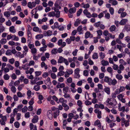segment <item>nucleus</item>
<instances>
[{
	"label": "nucleus",
	"mask_w": 130,
	"mask_h": 130,
	"mask_svg": "<svg viewBox=\"0 0 130 130\" xmlns=\"http://www.w3.org/2000/svg\"><path fill=\"white\" fill-rule=\"evenodd\" d=\"M51 63L53 65H56L57 64L56 61L54 59H52L51 60Z\"/></svg>",
	"instance_id": "13d9d810"
},
{
	"label": "nucleus",
	"mask_w": 130,
	"mask_h": 130,
	"mask_svg": "<svg viewBox=\"0 0 130 130\" xmlns=\"http://www.w3.org/2000/svg\"><path fill=\"white\" fill-rule=\"evenodd\" d=\"M109 10L111 14L113 15L114 14V9L112 7L110 8L109 9Z\"/></svg>",
	"instance_id": "de8ad7c7"
},
{
	"label": "nucleus",
	"mask_w": 130,
	"mask_h": 130,
	"mask_svg": "<svg viewBox=\"0 0 130 130\" xmlns=\"http://www.w3.org/2000/svg\"><path fill=\"white\" fill-rule=\"evenodd\" d=\"M118 109L119 111L124 112L125 111V106H123L121 107L118 108Z\"/></svg>",
	"instance_id": "37998d69"
},
{
	"label": "nucleus",
	"mask_w": 130,
	"mask_h": 130,
	"mask_svg": "<svg viewBox=\"0 0 130 130\" xmlns=\"http://www.w3.org/2000/svg\"><path fill=\"white\" fill-rule=\"evenodd\" d=\"M105 104L109 108H114L117 104V102L115 99H112L108 98L105 102Z\"/></svg>",
	"instance_id": "f257e3e1"
},
{
	"label": "nucleus",
	"mask_w": 130,
	"mask_h": 130,
	"mask_svg": "<svg viewBox=\"0 0 130 130\" xmlns=\"http://www.w3.org/2000/svg\"><path fill=\"white\" fill-rule=\"evenodd\" d=\"M92 56L93 59H97L98 58V54L97 53H94Z\"/></svg>",
	"instance_id": "c9c22d12"
},
{
	"label": "nucleus",
	"mask_w": 130,
	"mask_h": 130,
	"mask_svg": "<svg viewBox=\"0 0 130 130\" xmlns=\"http://www.w3.org/2000/svg\"><path fill=\"white\" fill-rule=\"evenodd\" d=\"M81 21L79 19L76 20V22H75L74 25L75 26L77 27L80 24Z\"/></svg>",
	"instance_id": "412c9836"
},
{
	"label": "nucleus",
	"mask_w": 130,
	"mask_h": 130,
	"mask_svg": "<svg viewBox=\"0 0 130 130\" xmlns=\"http://www.w3.org/2000/svg\"><path fill=\"white\" fill-rule=\"evenodd\" d=\"M64 94L63 95L64 98H69L70 99L71 98L70 95L67 93H64Z\"/></svg>",
	"instance_id": "79ce46f5"
},
{
	"label": "nucleus",
	"mask_w": 130,
	"mask_h": 130,
	"mask_svg": "<svg viewBox=\"0 0 130 130\" xmlns=\"http://www.w3.org/2000/svg\"><path fill=\"white\" fill-rule=\"evenodd\" d=\"M7 117L6 116H3L0 120V123L2 125H5V122L7 121Z\"/></svg>",
	"instance_id": "7ed1b4c3"
},
{
	"label": "nucleus",
	"mask_w": 130,
	"mask_h": 130,
	"mask_svg": "<svg viewBox=\"0 0 130 130\" xmlns=\"http://www.w3.org/2000/svg\"><path fill=\"white\" fill-rule=\"evenodd\" d=\"M117 97L120 100L123 98L124 97V94L123 93L119 94L118 95Z\"/></svg>",
	"instance_id": "4c0bfd02"
},
{
	"label": "nucleus",
	"mask_w": 130,
	"mask_h": 130,
	"mask_svg": "<svg viewBox=\"0 0 130 130\" xmlns=\"http://www.w3.org/2000/svg\"><path fill=\"white\" fill-rule=\"evenodd\" d=\"M9 78V76L7 74H5L4 76V78L5 80H8Z\"/></svg>",
	"instance_id": "49530a36"
},
{
	"label": "nucleus",
	"mask_w": 130,
	"mask_h": 130,
	"mask_svg": "<svg viewBox=\"0 0 130 130\" xmlns=\"http://www.w3.org/2000/svg\"><path fill=\"white\" fill-rule=\"evenodd\" d=\"M106 11H104L103 12L105 13V18L108 19H109L110 18V15L108 13H106Z\"/></svg>",
	"instance_id": "473e14b6"
},
{
	"label": "nucleus",
	"mask_w": 130,
	"mask_h": 130,
	"mask_svg": "<svg viewBox=\"0 0 130 130\" xmlns=\"http://www.w3.org/2000/svg\"><path fill=\"white\" fill-rule=\"evenodd\" d=\"M27 110V108L26 106H25L22 109V112H26Z\"/></svg>",
	"instance_id": "0e129e2a"
},
{
	"label": "nucleus",
	"mask_w": 130,
	"mask_h": 130,
	"mask_svg": "<svg viewBox=\"0 0 130 130\" xmlns=\"http://www.w3.org/2000/svg\"><path fill=\"white\" fill-rule=\"evenodd\" d=\"M10 31L13 33H14L16 32L15 29H14V27L13 26H12L9 27Z\"/></svg>",
	"instance_id": "f3484780"
},
{
	"label": "nucleus",
	"mask_w": 130,
	"mask_h": 130,
	"mask_svg": "<svg viewBox=\"0 0 130 130\" xmlns=\"http://www.w3.org/2000/svg\"><path fill=\"white\" fill-rule=\"evenodd\" d=\"M101 25L100 21L98 22L95 23L94 24V26L96 27L97 28L100 27Z\"/></svg>",
	"instance_id": "e433bc0d"
},
{
	"label": "nucleus",
	"mask_w": 130,
	"mask_h": 130,
	"mask_svg": "<svg viewBox=\"0 0 130 130\" xmlns=\"http://www.w3.org/2000/svg\"><path fill=\"white\" fill-rule=\"evenodd\" d=\"M15 49H13L12 50H7L6 52V54L8 56H10L12 55V54H14L15 52Z\"/></svg>",
	"instance_id": "20e7f679"
},
{
	"label": "nucleus",
	"mask_w": 130,
	"mask_h": 130,
	"mask_svg": "<svg viewBox=\"0 0 130 130\" xmlns=\"http://www.w3.org/2000/svg\"><path fill=\"white\" fill-rule=\"evenodd\" d=\"M98 99L96 98H93L92 99V103L94 104H95L98 102Z\"/></svg>",
	"instance_id": "052dcab7"
},
{
	"label": "nucleus",
	"mask_w": 130,
	"mask_h": 130,
	"mask_svg": "<svg viewBox=\"0 0 130 130\" xmlns=\"http://www.w3.org/2000/svg\"><path fill=\"white\" fill-rule=\"evenodd\" d=\"M117 83V81L115 79H111L110 83H109V85H112L115 86L116 85Z\"/></svg>",
	"instance_id": "423d86ee"
},
{
	"label": "nucleus",
	"mask_w": 130,
	"mask_h": 130,
	"mask_svg": "<svg viewBox=\"0 0 130 130\" xmlns=\"http://www.w3.org/2000/svg\"><path fill=\"white\" fill-rule=\"evenodd\" d=\"M17 94V96L19 97H22L25 94H22L21 93L20 91L18 92Z\"/></svg>",
	"instance_id": "09e8293b"
},
{
	"label": "nucleus",
	"mask_w": 130,
	"mask_h": 130,
	"mask_svg": "<svg viewBox=\"0 0 130 130\" xmlns=\"http://www.w3.org/2000/svg\"><path fill=\"white\" fill-rule=\"evenodd\" d=\"M3 14H0V22L2 23H3L5 21V19L3 18Z\"/></svg>",
	"instance_id": "bb28decb"
},
{
	"label": "nucleus",
	"mask_w": 130,
	"mask_h": 130,
	"mask_svg": "<svg viewBox=\"0 0 130 130\" xmlns=\"http://www.w3.org/2000/svg\"><path fill=\"white\" fill-rule=\"evenodd\" d=\"M43 37V35L42 34H39L37 35L36 37L37 39L39 40L42 38Z\"/></svg>",
	"instance_id": "b1692460"
},
{
	"label": "nucleus",
	"mask_w": 130,
	"mask_h": 130,
	"mask_svg": "<svg viewBox=\"0 0 130 130\" xmlns=\"http://www.w3.org/2000/svg\"><path fill=\"white\" fill-rule=\"evenodd\" d=\"M12 40L15 41H18L19 40V38L17 36L15 35H12Z\"/></svg>",
	"instance_id": "4be33fe9"
},
{
	"label": "nucleus",
	"mask_w": 130,
	"mask_h": 130,
	"mask_svg": "<svg viewBox=\"0 0 130 130\" xmlns=\"http://www.w3.org/2000/svg\"><path fill=\"white\" fill-rule=\"evenodd\" d=\"M101 63L102 65L104 66H107L109 64L108 61L104 60H102L101 61Z\"/></svg>",
	"instance_id": "f8f14e48"
},
{
	"label": "nucleus",
	"mask_w": 130,
	"mask_h": 130,
	"mask_svg": "<svg viewBox=\"0 0 130 130\" xmlns=\"http://www.w3.org/2000/svg\"><path fill=\"white\" fill-rule=\"evenodd\" d=\"M47 115L49 119L50 120L52 119L53 115L52 111L51 110H48L47 112Z\"/></svg>",
	"instance_id": "39448f33"
},
{
	"label": "nucleus",
	"mask_w": 130,
	"mask_h": 130,
	"mask_svg": "<svg viewBox=\"0 0 130 130\" xmlns=\"http://www.w3.org/2000/svg\"><path fill=\"white\" fill-rule=\"evenodd\" d=\"M82 9H79V10L77 12V16H79L82 13Z\"/></svg>",
	"instance_id": "864d4df0"
},
{
	"label": "nucleus",
	"mask_w": 130,
	"mask_h": 130,
	"mask_svg": "<svg viewBox=\"0 0 130 130\" xmlns=\"http://www.w3.org/2000/svg\"><path fill=\"white\" fill-rule=\"evenodd\" d=\"M34 99L32 98L30 100L29 102V104L30 106L32 105L34 103Z\"/></svg>",
	"instance_id": "4d7b16f0"
},
{
	"label": "nucleus",
	"mask_w": 130,
	"mask_h": 130,
	"mask_svg": "<svg viewBox=\"0 0 130 130\" xmlns=\"http://www.w3.org/2000/svg\"><path fill=\"white\" fill-rule=\"evenodd\" d=\"M24 85L23 84H21L18 86V89L19 91H21L22 89L24 87Z\"/></svg>",
	"instance_id": "a18cd8bd"
},
{
	"label": "nucleus",
	"mask_w": 130,
	"mask_h": 130,
	"mask_svg": "<svg viewBox=\"0 0 130 130\" xmlns=\"http://www.w3.org/2000/svg\"><path fill=\"white\" fill-rule=\"evenodd\" d=\"M82 29V27L81 25L79 26L77 28V31H78L79 32V34H81L82 33L81 32Z\"/></svg>",
	"instance_id": "6ab92c4d"
},
{
	"label": "nucleus",
	"mask_w": 130,
	"mask_h": 130,
	"mask_svg": "<svg viewBox=\"0 0 130 130\" xmlns=\"http://www.w3.org/2000/svg\"><path fill=\"white\" fill-rule=\"evenodd\" d=\"M116 77L118 80H121L123 78L122 76L121 75L119 74H117L116 75Z\"/></svg>",
	"instance_id": "393cba45"
},
{
	"label": "nucleus",
	"mask_w": 130,
	"mask_h": 130,
	"mask_svg": "<svg viewBox=\"0 0 130 130\" xmlns=\"http://www.w3.org/2000/svg\"><path fill=\"white\" fill-rule=\"evenodd\" d=\"M119 62L121 64H122L123 65H125L127 64L126 62H125L123 59H120L119 60Z\"/></svg>",
	"instance_id": "7c9ffc66"
},
{
	"label": "nucleus",
	"mask_w": 130,
	"mask_h": 130,
	"mask_svg": "<svg viewBox=\"0 0 130 130\" xmlns=\"http://www.w3.org/2000/svg\"><path fill=\"white\" fill-rule=\"evenodd\" d=\"M128 21L126 19H123L120 22V24L122 25H125Z\"/></svg>",
	"instance_id": "6e6552de"
},
{
	"label": "nucleus",
	"mask_w": 130,
	"mask_h": 130,
	"mask_svg": "<svg viewBox=\"0 0 130 130\" xmlns=\"http://www.w3.org/2000/svg\"><path fill=\"white\" fill-rule=\"evenodd\" d=\"M48 15L50 17L55 16V12L54 11L48 13Z\"/></svg>",
	"instance_id": "f704fd0d"
},
{
	"label": "nucleus",
	"mask_w": 130,
	"mask_h": 130,
	"mask_svg": "<svg viewBox=\"0 0 130 130\" xmlns=\"http://www.w3.org/2000/svg\"><path fill=\"white\" fill-rule=\"evenodd\" d=\"M105 54L102 52H101L99 53L100 57V58L102 59H103L105 57Z\"/></svg>",
	"instance_id": "c03bdc74"
},
{
	"label": "nucleus",
	"mask_w": 130,
	"mask_h": 130,
	"mask_svg": "<svg viewBox=\"0 0 130 130\" xmlns=\"http://www.w3.org/2000/svg\"><path fill=\"white\" fill-rule=\"evenodd\" d=\"M116 28V27L115 25L111 26L110 27L109 29L111 31H114Z\"/></svg>",
	"instance_id": "ea45409f"
},
{
	"label": "nucleus",
	"mask_w": 130,
	"mask_h": 130,
	"mask_svg": "<svg viewBox=\"0 0 130 130\" xmlns=\"http://www.w3.org/2000/svg\"><path fill=\"white\" fill-rule=\"evenodd\" d=\"M4 15L5 17L8 18L10 16V13L9 11H5L4 13Z\"/></svg>",
	"instance_id": "c85d7f7f"
},
{
	"label": "nucleus",
	"mask_w": 130,
	"mask_h": 130,
	"mask_svg": "<svg viewBox=\"0 0 130 130\" xmlns=\"http://www.w3.org/2000/svg\"><path fill=\"white\" fill-rule=\"evenodd\" d=\"M22 67L24 70L28 69L29 68L28 64L27 63L25 65H23Z\"/></svg>",
	"instance_id": "cd10ccee"
},
{
	"label": "nucleus",
	"mask_w": 130,
	"mask_h": 130,
	"mask_svg": "<svg viewBox=\"0 0 130 130\" xmlns=\"http://www.w3.org/2000/svg\"><path fill=\"white\" fill-rule=\"evenodd\" d=\"M104 74L103 73H100L99 75V78L101 79H103L104 76Z\"/></svg>",
	"instance_id": "e2e57ef3"
},
{
	"label": "nucleus",
	"mask_w": 130,
	"mask_h": 130,
	"mask_svg": "<svg viewBox=\"0 0 130 130\" xmlns=\"http://www.w3.org/2000/svg\"><path fill=\"white\" fill-rule=\"evenodd\" d=\"M46 33L47 36H50L52 34V31L50 30H49L46 31Z\"/></svg>",
	"instance_id": "6e6d98bb"
},
{
	"label": "nucleus",
	"mask_w": 130,
	"mask_h": 130,
	"mask_svg": "<svg viewBox=\"0 0 130 130\" xmlns=\"http://www.w3.org/2000/svg\"><path fill=\"white\" fill-rule=\"evenodd\" d=\"M51 76L53 79H55L56 78V76L54 73H52L51 74Z\"/></svg>",
	"instance_id": "69168bd1"
},
{
	"label": "nucleus",
	"mask_w": 130,
	"mask_h": 130,
	"mask_svg": "<svg viewBox=\"0 0 130 130\" xmlns=\"http://www.w3.org/2000/svg\"><path fill=\"white\" fill-rule=\"evenodd\" d=\"M96 32L98 36H101L102 34V31L100 29L97 30Z\"/></svg>",
	"instance_id": "5fc2aeb1"
},
{
	"label": "nucleus",
	"mask_w": 130,
	"mask_h": 130,
	"mask_svg": "<svg viewBox=\"0 0 130 130\" xmlns=\"http://www.w3.org/2000/svg\"><path fill=\"white\" fill-rule=\"evenodd\" d=\"M60 111L59 109L56 110V111H54L53 112L54 118L56 119L57 118V117L59 115Z\"/></svg>",
	"instance_id": "0eeeda50"
},
{
	"label": "nucleus",
	"mask_w": 130,
	"mask_h": 130,
	"mask_svg": "<svg viewBox=\"0 0 130 130\" xmlns=\"http://www.w3.org/2000/svg\"><path fill=\"white\" fill-rule=\"evenodd\" d=\"M14 59L13 58H12L9 60V62L11 64H13L14 62Z\"/></svg>",
	"instance_id": "774afa93"
},
{
	"label": "nucleus",
	"mask_w": 130,
	"mask_h": 130,
	"mask_svg": "<svg viewBox=\"0 0 130 130\" xmlns=\"http://www.w3.org/2000/svg\"><path fill=\"white\" fill-rule=\"evenodd\" d=\"M65 85L64 83L60 84H59L57 85L56 86V87L57 88H62L65 87Z\"/></svg>",
	"instance_id": "aec40b11"
},
{
	"label": "nucleus",
	"mask_w": 130,
	"mask_h": 130,
	"mask_svg": "<svg viewBox=\"0 0 130 130\" xmlns=\"http://www.w3.org/2000/svg\"><path fill=\"white\" fill-rule=\"evenodd\" d=\"M127 15L126 12H123L121 14V17L123 18L125 17Z\"/></svg>",
	"instance_id": "8fccbe9b"
},
{
	"label": "nucleus",
	"mask_w": 130,
	"mask_h": 130,
	"mask_svg": "<svg viewBox=\"0 0 130 130\" xmlns=\"http://www.w3.org/2000/svg\"><path fill=\"white\" fill-rule=\"evenodd\" d=\"M65 73V72L63 71H59V72L58 73L57 76V77H58L63 76L64 74Z\"/></svg>",
	"instance_id": "5701e85b"
},
{
	"label": "nucleus",
	"mask_w": 130,
	"mask_h": 130,
	"mask_svg": "<svg viewBox=\"0 0 130 130\" xmlns=\"http://www.w3.org/2000/svg\"><path fill=\"white\" fill-rule=\"evenodd\" d=\"M111 79V78H109L108 76H105L104 78V80L105 82L107 83L109 85Z\"/></svg>",
	"instance_id": "9d476101"
},
{
	"label": "nucleus",
	"mask_w": 130,
	"mask_h": 130,
	"mask_svg": "<svg viewBox=\"0 0 130 130\" xmlns=\"http://www.w3.org/2000/svg\"><path fill=\"white\" fill-rule=\"evenodd\" d=\"M76 9L75 7H73L70 8L69 10V12L70 13H74L76 11Z\"/></svg>",
	"instance_id": "a211bd4d"
},
{
	"label": "nucleus",
	"mask_w": 130,
	"mask_h": 130,
	"mask_svg": "<svg viewBox=\"0 0 130 130\" xmlns=\"http://www.w3.org/2000/svg\"><path fill=\"white\" fill-rule=\"evenodd\" d=\"M7 40L6 39L3 38L0 41V43L2 44H4L7 42Z\"/></svg>",
	"instance_id": "72a5a7b5"
},
{
	"label": "nucleus",
	"mask_w": 130,
	"mask_h": 130,
	"mask_svg": "<svg viewBox=\"0 0 130 130\" xmlns=\"http://www.w3.org/2000/svg\"><path fill=\"white\" fill-rule=\"evenodd\" d=\"M40 89V87L37 85L35 86L34 88V89L36 91H38Z\"/></svg>",
	"instance_id": "3c124183"
},
{
	"label": "nucleus",
	"mask_w": 130,
	"mask_h": 130,
	"mask_svg": "<svg viewBox=\"0 0 130 130\" xmlns=\"http://www.w3.org/2000/svg\"><path fill=\"white\" fill-rule=\"evenodd\" d=\"M57 48H54L51 51V53L52 54H56L57 53Z\"/></svg>",
	"instance_id": "c756f323"
},
{
	"label": "nucleus",
	"mask_w": 130,
	"mask_h": 130,
	"mask_svg": "<svg viewBox=\"0 0 130 130\" xmlns=\"http://www.w3.org/2000/svg\"><path fill=\"white\" fill-rule=\"evenodd\" d=\"M121 122L124 123L125 127H127L129 126V120H126L123 117L121 119Z\"/></svg>",
	"instance_id": "f03ea898"
},
{
	"label": "nucleus",
	"mask_w": 130,
	"mask_h": 130,
	"mask_svg": "<svg viewBox=\"0 0 130 130\" xmlns=\"http://www.w3.org/2000/svg\"><path fill=\"white\" fill-rule=\"evenodd\" d=\"M14 126L17 128H19L20 126V124L18 122H15L14 124Z\"/></svg>",
	"instance_id": "bf43d9fd"
},
{
	"label": "nucleus",
	"mask_w": 130,
	"mask_h": 130,
	"mask_svg": "<svg viewBox=\"0 0 130 130\" xmlns=\"http://www.w3.org/2000/svg\"><path fill=\"white\" fill-rule=\"evenodd\" d=\"M64 58L61 56L59 57V58L57 61V63H61L63 62V61L65 59Z\"/></svg>",
	"instance_id": "1a4fd4ad"
},
{
	"label": "nucleus",
	"mask_w": 130,
	"mask_h": 130,
	"mask_svg": "<svg viewBox=\"0 0 130 130\" xmlns=\"http://www.w3.org/2000/svg\"><path fill=\"white\" fill-rule=\"evenodd\" d=\"M23 48L24 51H23V53L25 55H26L27 54V52L28 51V48L26 45L24 46Z\"/></svg>",
	"instance_id": "4468645a"
},
{
	"label": "nucleus",
	"mask_w": 130,
	"mask_h": 130,
	"mask_svg": "<svg viewBox=\"0 0 130 130\" xmlns=\"http://www.w3.org/2000/svg\"><path fill=\"white\" fill-rule=\"evenodd\" d=\"M104 91L108 94H110V89L109 87H106L104 89Z\"/></svg>",
	"instance_id": "a878e982"
},
{
	"label": "nucleus",
	"mask_w": 130,
	"mask_h": 130,
	"mask_svg": "<svg viewBox=\"0 0 130 130\" xmlns=\"http://www.w3.org/2000/svg\"><path fill=\"white\" fill-rule=\"evenodd\" d=\"M33 30L35 32L39 31L40 33H41L42 32L41 29L40 30L39 28L38 27L35 26L33 28Z\"/></svg>",
	"instance_id": "ddd939ff"
},
{
	"label": "nucleus",
	"mask_w": 130,
	"mask_h": 130,
	"mask_svg": "<svg viewBox=\"0 0 130 130\" xmlns=\"http://www.w3.org/2000/svg\"><path fill=\"white\" fill-rule=\"evenodd\" d=\"M94 125H98V127H99L101 128V124L100 121L99 120H96L94 123Z\"/></svg>",
	"instance_id": "9b49d317"
},
{
	"label": "nucleus",
	"mask_w": 130,
	"mask_h": 130,
	"mask_svg": "<svg viewBox=\"0 0 130 130\" xmlns=\"http://www.w3.org/2000/svg\"><path fill=\"white\" fill-rule=\"evenodd\" d=\"M85 103L86 105H89L92 104V102L88 100H86L85 101Z\"/></svg>",
	"instance_id": "338daca9"
},
{
	"label": "nucleus",
	"mask_w": 130,
	"mask_h": 130,
	"mask_svg": "<svg viewBox=\"0 0 130 130\" xmlns=\"http://www.w3.org/2000/svg\"><path fill=\"white\" fill-rule=\"evenodd\" d=\"M107 71L110 73H112L113 71L111 67H108L107 69Z\"/></svg>",
	"instance_id": "680f3d73"
},
{
	"label": "nucleus",
	"mask_w": 130,
	"mask_h": 130,
	"mask_svg": "<svg viewBox=\"0 0 130 130\" xmlns=\"http://www.w3.org/2000/svg\"><path fill=\"white\" fill-rule=\"evenodd\" d=\"M11 90L12 92L15 93L16 92V89L14 86H12L11 88Z\"/></svg>",
	"instance_id": "603ef678"
},
{
	"label": "nucleus",
	"mask_w": 130,
	"mask_h": 130,
	"mask_svg": "<svg viewBox=\"0 0 130 130\" xmlns=\"http://www.w3.org/2000/svg\"><path fill=\"white\" fill-rule=\"evenodd\" d=\"M43 47H41L39 49L40 51L44 53V51L46 50V48L47 47V45L43 46Z\"/></svg>",
	"instance_id": "dca6fc26"
},
{
	"label": "nucleus",
	"mask_w": 130,
	"mask_h": 130,
	"mask_svg": "<svg viewBox=\"0 0 130 130\" xmlns=\"http://www.w3.org/2000/svg\"><path fill=\"white\" fill-rule=\"evenodd\" d=\"M38 118L37 116H35L32 120V122L33 123H37L38 121Z\"/></svg>",
	"instance_id": "2eb2a0df"
},
{
	"label": "nucleus",
	"mask_w": 130,
	"mask_h": 130,
	"mask_svg": "<svg viewBox=\"0 0 130 130\" xmlns=\"http://www.w3.org/2000/svg\"><path fill=\"white\" fill-rule=\"evenodd\" d=\"M69 90V87H64L63 89V91L64 93H67Z\"/></svg>",
	"instance_id": "2f4dec72"
},
{
	"label": "nucleus",
	"mask_w": 130,
	"mask_h": 130,
	"mask_svg": "<svg viewBox=\"0 0 130 130\" xmlns=\"http://www.w3.org/2000/svg\"><path fill=\"white\" fill-rule=\"evenodd\" d=\"M91 35L89 31H87L85 34V38L87 39L90 37Z\"/></svg>",
	"instance_id": "58836bf2"
},
{
	"label": "nucleus",
	"mask_w": 130,
	"mask_h": 130,
	"mask_svg": "<svg viewBox=\"0 0 130 130\" xmlns=\"http://www.w3.org/2000/svg\"><path fill=\"white\" fill-rule=\"evenodd\" d=\"M15 53L14 54H13L14 55L15 57H19L20 55L21 54V52H17L15 50Z\"/></svg>",
	"instance_id": "a19ab883"
}]
</instances>
